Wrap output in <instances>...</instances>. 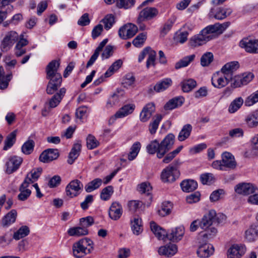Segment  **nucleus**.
<instances>
[{
	"instance_id": "1",
	"label": "nucleus",
	"mask_w": 258,
	"mask_h": 258,
	"mask_svg": "<svg viewBox=\"0 0 258 258\" xmlns=\"http://www.w3.org/2000/svg\"><path fill=\"white\" fill-rule=\"evenodd\" d=\"M215 216V211L210 210L203 216L201 220H199L200 228L204 230V232L201 233L200 236L203 239L205 238L207 240L216 235L217 230L212 226L214 223V217Z\"/></svg>"
},
{
	"instance_id": "2",
	"label": "nucleus",
	"mask_w": 258,
	"mask_h": 258,
	"mask_svg": "<svg viewBox=\"0 0 258 258\" xmlns=\"http://www.w3.org/2000/svg\"><path fill=\"white\" fill-rule=\"evenodd\" d=\"M19 39V35L15 31H10L6 33L1 42V49L2 51L6 52L10 50Z\"/></svg>"
},
{
	"instance_id": "3",
	"label": "nucleus",
	"mask_w": 258,
	"mask_h": 258,
	"mask_svg": "<svg viewBox=\"0 0 258 258\" xmlns=\"http://www.w3.org/2000/svg\"><path fill=\"white\" fill-rule=\"evenodd\" d=\"M230 22H225L222 24L219 23L209 25L202 30V33L211 37V40L215 38V33L222 34L229 27Z\"/></svg>"
},
{
	"instance_id": "4",
	"label": "nucleus",
	"mask_w": 258,
	"mask_h": 258,
	"mask_svg": "<svg viewBox=\"0 0 258 258\" xmlns=\"http://www.w3.org/2000/svg\"><path fill=\"white\" fill-rule=\"evenodd\" d=\"M179 172L177 168L172 165H169L164 168L161 174V180L165 182H173L179 176Z\"/></svg>"
},
{
	"instance_id": "5",
	"label": "nucleus",
	"mask_w": 258,
	"mask_h": 258,
	"mask_svg": "<svg viewBox=\"0 0 258 258\" xmlns=\"http://www.w3.org/2000/svg\"><path fill=\"white\" fill-rule=\"evenodd\" d=\"M83 188V184L80 180H73L66 187V195L71 198L76 197L80 194Z\"/></svg>"
},
{
	"instance_id": "6",
	"label": "nucleus",
	"mask_w": 258,
	"mask_h": 258,
	"mask_svg": "<svg viewBox=\"0 0 258 258\" xmlns=\"http://www.w3.org/2000/svg\"><path fill=\"white\" fill-rule=\"evenodd\" d=\"M137 32V27L130 23L124 25L119 28L118 35L121 39L126 40L133 37Z\"/></svg>"
},
{
	"instance_id": "7",
	"label": "nucleus",
	"mask_w": 258,
	"mask_h": 258,
	"mask_svg": "<svg viewBox=\"0 0 258 258\" xmlns=\"http://www.w3.org/2000/svg\"><path fill=\"white\" fill-rule=\"evenodd\" d=\"M239 46L247 52L258 53V40L244 38L240 41Z\"/></svg>"
},
{
	"instance_id": "8",
	"label": "nucleus",
	"mask_w": 258,
	"mask_h": 258,
	"mask_svg": "<svg viewBox=\"0 0 258 258\" xmlns=\"http://www.w3.org/2000/svg\"><path fill=\"white\" fill-rule=\"evenodd\" d=\"M158 14V10L154 7H147L143 9L139 13L137 20L139 24L146 20H149L155 17Z\"/></svg>"
},
{
	"instance_id": "9",
	"label": "nucleus",
	"mask_w": 258,
	"mask_h": 258,
	"mask_svg": "<svg viewBox=\"0 0 258 258\" xmlns=\"http://www.w3.org/2000/svg\"><path fill=\"white\" fill-rule=\"evenodd\" d=\"M207 240L208 239L206 240L205 238L203 239V238L202 239H199L200 243H204V244L200 245L197 250V254L200 257H208L214 253V247L212 245L206 243L207 242Z\"/></svg>"
},
{
	"instance_id": "10",
	"label": "nucleus",
	"mask_w": 258,
	"mask_h": 258,
	"mask_svg": "<svg viewBox=\"0 0 258 258\" xmlns=\"http://www.w3.org/2000/svg\"><path fill=\"white\" fill-rule=\"evenodd\" d=\"M232 13V10L229 8L217 7L211 9L209 16L217 20H223L230 16Z\"/></svg>"
},
{
	"instance_id": "11",
	"label": "nucleus",
	"mask_w": 258,
	"mask_h": 258,
	"mask_svg": "<svg viewBox=\"0 0 258 258\" xmlns=\"http://www.w3.org/2000/svg\"><path fill=\"white\" fill-rule=\"evenodd\" d=\"M235 191L238 194L248 195L258 192V188L250 183H241L235 187Z\"/></svg>"
},
{
	"instance_id": "12",
	"label": "nucleus",
	"mask_w": 258,
	"mask_h": 258,
	"mask_svg": "<svg viewBox=\"0 0 258 258\" xmlns=\"http://www.w3.org/2000/svg\"><path fill=\"white\" fill-rule=\"evenodd\" d=\"M60 66L59 60H53L46 66V72L47 78H62L61 75L58 73V70Z\"/></svg>"
},
{
	"instance_id": "13",
	"label": "nucleus",
	"mask_w": 258,
	"mask_h": 258,
	"mask_svg": "<svg viewBox=\"0 0 258 258\" xmlns=\"http://www.w3.org/2000/svg\"><path fill=\"white\" fill-rule=\"evenodd\" d=\"M135 105L134 104H126L120 108L115 114L111 116L109 120V123H112L116 118L124 117L131 113L135 110Z\"/></svg>"
},
{
	"instance_id": "14",
	"label": "nucleus",
	"mask_w": 258,
	"mask_h": 258,
	"mask_svg": "<svg viewBox=\"0 0 258 258\" xmlns=\"http://www.w3.org/2000/svg\"><path fill=\"white\" fill-rule=\"evenodd\" d=\"M84 243L81 240L75 242L73 245V251L74 255L77 258L83 257L88 253L91 252L93 247H91L88 249L84 247Z\"/></svg>"
},
{
	"instance_id": "15",
	"label": "nucleus",
	"mask_w": 258,
	"mask_h": 258,
	"mask_svg": "<svg viewBox=\"0 0 258 258\" xmlns=\"http://www.w3.org/2000/svg\"><path fill=\"white\" fill-rule=\"evenodd\" d=\"M58 156L59 153L57 149H48L40 154L39 159L43 163H48L56 159Z\"/></svg>"
},
{
	"instance_id": "16",
	"label": "nucleus",
	"mask_w": 258,
	"mask_h": 258,
	"mask_svg": "<svg viewBox=\"0 0 258 258\" xmlns=\"http://www.w3.org/2000/svg\"><path fill=\"white\" fill-rule=\"evenodd\" d=\"M23 159L21 157L14 156L9 158L6 163V172L11 174L16 171L22 164Z\"/></svg>"
},
{
	"instance_id": "17",
	"label": "nucleus",
	"mask_w": 258,
	"mask_h": 258,
	"mask_svg": "<svg viewBox=\"0 0 258 258\" xmlns=\"http://www.w3.org/2000/svg\"><path fill=\"white\" fill-rule=\"evenodd\" d=\"M237 61H231L226 63L221 69V72L225 76L226 79L232 80L233 73L239 68Z\"/></svg>"
},
{
	"instance_id": "18",
	"label": "nucleus",
	"mask_w": 258,
	"mask_h": 258,
	"mask_svg": "<svg viewBox=\"0 0 258 258\" xmlns=\"http://www.w3.org/2000/svg\"><path fill=\"white\" fill-rule=\"evenodd\" d=\"M155 111V104L153 102L147 104L143 108L140 114V120L143 122H147Z\"/></svg>"
},
{
	"instance_id": "19",
	"label": "nucleus",
	"mask_w": 258,
	"mask_h": 258,
	"mask_svg": "<svg viewBox=\"0 0 258 258\" xmlns=\"http://www.w3.org/2000/svg\"><path fill=\"white\" fill-rule=\"evenodd\" d=\"M211 40V37L203 34L202 30L200 34L194 36L190 39L189 43L191 46L198 47L206 44Z\"/></svg>"
},
{
	"instance_id": "20",
	"label": "nucleus",
	"mask_w": 258,
	"mask_h": 258,
	"mask_svg": "<svg viewBox=\"0 0 258 258\" xmlns=\"http://www.w3.org/2000/svg\"><path fill=\"white\" fill-rule=\"evenodd\" d=\"M175 136L172 134H168L160 142L161 150L165 155L166 153L171 150L173 146Z\"/></svg>"
},
{
	"instance_id": "21",
	"label": "nucleus",
	"mask_w": 258,
	"mask_h": 258,
	"mask_svg": "<svg viewBox=\"0 0 258 258\" xmlns=\"http://www.w3.org/2000/svg\"><path fill=\"white\" fill-rule=\"evenodd\" d=\"M160 143L157 140L152 141L146 147L147 151L149 154L153 155L156 153L157 157L159 159L164 156V153L160 151Z\"/></svg>"
},
{
	"instance_id": "22",
	"label": "nucleus",
	"mask_w": 258,
	"mask_h": 258,
	"mask_svg": "<svg viewBox=\"0 0 258 258\" xmlns=\"http://www.w3.org/2000/svg\"><path fill=\"white\" fill-rule=\"evenodd\" d=\"M246 248L243 245H232L227 252L228 258H240L245 252Z\"/></svg>"
},
{
	"instance_id": "23",
	"label": "nucleus",
	"mask_w": 258,
	"mask_h": 258,
	"mask_svg": "<svg viewBox=\"0 0 258 258\" xmlns=\"http://www.w3.org/2000/svg\"><path fill=\"white\" fill-rule=\"evenodd\" d=\"M222 162L224 169H234L236 166V162L234 157L229 152L223 153L222 155Z\"/></svg>"
},
{
	"instance_id": "24",
	"label": "nucleus",
	"mask_w": 258,
	"mask_h": 258,
	"mask_svg": "<svg viewBox=\"0 0 258 258\" xmlns=\"http://www.w3.org/2000/svg\"><path fill=\"white\" fill-rule=\"evenodd\" d=\"M122 214L121 205L117 202H113L109 208V217L113 220H117L120 218Z\"/></svg>"
},
{
	"instance_id": "25",
	"label": "nucleus",
	"mask_w": 258,
	"mask_h": 258,
	"mask_svg": "<svg viewBox=\"0 0 258 258\" xmlns=\"http://www.w3.org/2000/svg\"><path fill=\"white\" fill-rule=\"evenodd\" d=\"M219 73L215 74L212 78L211 81L213 86L217 88L221 89L225 87L231 80H227L225 76H219Z\"/></svg>"
},
{
	"instance_id": "26",
	"label": "nucleus",
	"mask_w": 258,
	"mask_h": 258,
	"mask_svg": "<svg viewBox=\"0 0 258 258\" xmlns=\"http://www.w3.org/2000/svg\"><path fill=\"white\" fill-rule=\"evenodd\" d=\"M30 184L26 180H24L19 188L20 194L18 195V199L20 201L27 200L31 194V190L28 187Z\"/></svg>"
},
{
	"instance_id": "27",
	"label": "nucleus",
	"mask_w": 258,
	"mask_h": 258,
	"mask_svg": "<svg viewBox=\"0 0 258 258\" xmlns=\"http://www.w3.org/2000/svg\"><path fill=\"white\" fill-rule=\"evenodd\" d=\"M177 251V247L174 244H170L159 247L158 253L161 255L166 257H171L174 255Z\"/></svg>"
},
{
	"instance_id": "28",
	"label": "nucleus",
	"mask_w": 258,
	"mask_h": 258,
	"mask_svg": "<svg viewBox=\"0 0 258 258\" xmlns=\"http://www.w3.org/2000/svg\"><path fill=\"white\" fill-rule=\"evenodd\" d=\"M49 80L46 88L48 94H52L60 87L62 78H47Z\"/></svg>"
},
{
	"instance_id": "29",
	"label": "nucleus",
	"mask_w": 258,
	"mask_h": 258,
	"mask_svg": "<svg viewBox=\"0 0 258 258\" xmlns=\"http://www.w3.org/2000/svg\"><path fill=\"white\" fill-rule=\"evenodd\" d=\"M64 88H61L58 92L54 94L49 100L48 104L50 108L56 107L60 102L66 94Z\"/></svg>"
},
{
	"instance_id": "30",
	"label": "nucleus",
	"mask_w": 258,
	"mask_h": 258,
	"mask_svg": "<svg viewBox=\"0 0 258 258\" xmlns=\"http://www.w3.org/2000/svg\"><path fill=\"white\" fill-rule=\"evenodd\" d=\"M184 228L182 226L173 229L171 233L166 234V237L168 239L174 241L180 240L184 234Z\"/></svg>"
},
{
	"instance_id": "31",
	"label": "nucleus",
	"mask_w": 258,
	"mask_h": 258,
	"mask_svg": "<svg viewBox=\"0 0 258 258\" xmlns=\"http://www.w3.org/2000/svg\"><path fill=\"white\" fill-rule=\"evenodd\" d=\"M184 99L183 97L179 96L174 97L169 100L164 105V109L166 110H170L181 106L183 103Z\"/></svg>"
},
{
	"instance_id": "32",
	"label": "nucleus",
	"mask_w": 258,
	"mask_h": 258,
	"mask_svg": "<svg viewBox=\"0 0 258 258\" xmlns=\"http://www.w3.org/2000/svg\"><path fill=\"white\" fill-rule=\"evenodd\" d=\"M17 216V212L16 210H12L7 214L1 221V224L4 227H7L14 223Z\"/></svg>"
},
{
	"instance_id": "33",
	"label": "nucleus",
	"mask_w": 258,
	"mask_h": 258,
	"mask_svg": "<svg viewBox=\"0 0 258 258\" xmlns=\"http://www.w3.org/2000/svg\"><path fill=\"white\" fill-rule=\"evenodd\" d=\"M172 84L171 79L166 78L158 82L153 87V89L156 92H163L171 86Z\"/></svg>"
},
{
	"instance_id": "34",
	"label": "nucleus",
	"mask_w": 258,
	"mask_h": 258,
	"mask_svg": "<svg viewBox=\"0 0 258 258\" xmlns=\"http://www.w3.org/2000/svg\"><path fill=\"white\" fill-rule=\"evenodd\" d=\"M150 227L151 230L158 239L165 240V239L167 238L166 234H167L165 230L157 225L154 222H151Z\"/></svg>"
},
{
	"instance_id": "35",
	"label": "nucleus",
	"mask_w": 258,
	"mask_h": 258,
	"mask_svg": "<svg viewBox=\"0 0 258 258\" xmlns=\"http://www.w3.org/2000/svg\"><path fill=\"white\" fill-rule=\"evenodd\" d=\"M42 169L41 168L33 169L26 177L24 180H26L29 184L36 181L41 174Z\"/></svg>"
},
{
	"instance_id": "36",
	"label": "nucleus",
	"mask_w": 258,
	"mask_h": 258,
	"mask_svg": "<svg viewBox=\"0 0 258 258\" xmlns=\"http://www.w3.org/2000/svg\"><path fill=\"white\" fill-rule=\"evenodd\" d=\"M12 74L5 76L4 69L0 65V89L4 90L8 87L9 82L12 79Z\"/></svg>"
},
{
	"instance_id": "37",
	"label": "nucleus",
	"mask_w": 258,
	"mask_h": 258,
	"mask_svg": "<svg viewBox=\"0 0 258 258\" xmlns=\"http://www.w3.org/2000/svg\"><path fill=\"white\" fill-rule=\"evenodd\" d=\"M81 149V145L80 143H76L74 145L69 155L68 162L72 164L75 160L78 158Z\"/></svg>"
},
{
	"instance_id": "38",
	"label": "nucleus",
	"mask_w": 258,
	"mask_h": 258,
	"mask_svg": "<svg viewBox=\"0 0 258 258\" xmlns=\"http://www.w3.org/2000/svg\"><path fill=\"white\" fill-rule=\"evenodd\" d=\"M180 186L183 191L191 192L197 188L198 183L194 180L187 179L181 182Z\"/></svg>"
},
{
	"instance_id": "39",
	"label": "nucleus",
	"mask_w": 258,
	"mask_h": 258,
	"mask_svg": "<svg viewBox=\"0 0 258 258\" xmlns=\"http://www.w3.org/2000/svg\"><path fill=\"white\" fill-rule=\"evenodd\" d=\"M162 119V116L160 114H156L152 118V121L149 124V131L151 135H154L156 133Z\"/></svg>"
},
{
	"instance_id": "40",
	"label": "nucleus",
	"mask_w": 258,
	"mask_h": 258,
	"mask_svg": "<svg viewBox=\"0 0 258 258\" xmlns=\"http://www.w3.org/2000/svg\"><path fill=\"white\" fill-rule=\"evenodd\" d=\"M131 228L134 234L139 235L143 231L142 219L138 217H135L133 221H131Z\"/></svg>"
},
{
	"instance_id": "41",
	"label": "nucleus",
	"mask_w": 258,
	"mask_h": 258,
	"mask_svg": "<svg viewBox=\"0 0 258 258\" xmlns=\"http://www.w3.org/2000/svg\"><path fill=\"white\" fill-rule=\"evenodd\" d=\"M68 233L70 236H80L86 235L88 233V230L83 226L73 227L70 228Z\"/></svg>"
},
{
	"instance_id": "42",
	"label": "nucleus",
	"mask_w": 258,
	"mask_h": 258,
	"mask_svg": "<svg viewBox=\"0 0 258 258\" xmlns=\"http://www.w3.org/2000/svg\"><path fill=\"white\" fill-rule=\"evenodd\" d=\"M192 131V126L190 124L184 125L178 136V140L180 141H183L187 139Z\"/></svg>"
},
{
	"instance_id": "43",
	"label": "nucleus",
	"mask_w": 258,
	"mask_h": 258,
	"mask_svg": "<svg viewBox=\"0 0 258 258\" xmlns=\"http://www.w3.org/2000/svg\"><path fill=\"white\" fill-rule=\"evenodd\" d=\"M105 45V44L103 43L102 42H101L98 46L96 48V49L94 51V53L92 54V55L91 56L90 59L87 62L86 64V68H88L91 66L93 64V63L95 62V61L97 59L100 52L102 51L103 47Z\"/></svg>"
},
{
	"instance_id": "44",
	"label": "nucleus",
	"mask_w": 258,
	"mask_h": 258,
	"mask_svg": "<svg viewBox=\"0 0 258 258\" xmlns=\"http://www.w3.org/2000/svg\"><path fill=\"white\" fill-rule=\"evenodd\" d=\"M182 90L184 92L191 91L197 86V82L192 79L184 80L181 83Z\"/></svg>"
},
{
	"instance_id": "45",
	"label": "nucleus",
	"mask_w": 258,
	"mask_h": 258,
	"mask_svg": "<svg viewBox=\"0 0 258 258\" xmlns=\"http://www.w3.org/2000/svg\"><path fill=\"white\" fill-rule=\"evenodd\" d=\"M102 180L100 178H95L88 182L85 186L86 192H90L98 188L102 184Z\"/></svg>"
},
{
	"instance_id": "46",
	"label": "nucleus",
	"mask_w": 258,
	"mask_h": 258,
	"mask_svg": "<svg viewBox=\"0 0 258 258\" xmlns=\"http://www.w3.org/2000/svg\"><path fill=\"white\" fill-rule=\"evenodd\" d=\"M195 57L196 55L194 54L184 57L182 59L176 63L175 68L176 69H179L181 68L187 67L195 59Z\"/></svg>"
},
{
	"instance_id": "47",
	"label": "nucleus",
	"mask_w": 258,
	"mask_h": 258,
	"mask_svg": "<svg viewBox=\"0 0 258 258\" xmlns=\"http://www.w3.org/2000/svg\"><path fill=\"white\" fill-rule=\"evenodd\" d=\"M247 125L250 127H254L258 125V110H255L249 114L245 119Z\"/></svg>"
},
{
	"instance_id": "48",
	"label": "nucleus",
	"mask_w": 258,
	"mask_h": 258,
	"mask_svg": "<svg viewBox=\"0 0 258 258\" xmlns=\"http://www.w3.org/2000/svg\"><path fill=\"white\" fill-rule=\"evenodd\" d=\"M182 148L183 146H180L173 151L168 153H166L164 156L163 157V159L162 160V162L166 164L170 162L181 151Z\"/></svg>"
},
{
	"instance_id": "49",
	"label": "nucleus",
	"mask_w": 258,
	"mask_h": 258,
	"mask_svg": "<svg viewBox=\"0 0 258 258\" xmlns=\"http://www.w3.org/2000/svg\"><path fill=\"white\" fill-rule=\"evenodd\" d=\"M30 233V229L27 226H21L17 231L14 233L13 238L15 240H19L27 236Z\"/></svg>"
},
{
	"instance_id": "50",
	"label": "nucleus",
	"mask_w": 258,
	"mask_h": 258,
	"mask_svg": "<svg viewBox=\"0 0 258 258\" xmlns=\"http://www.w3.org/2000/svg\"><path fill=\"white\" fill-rule=\"evenodd\" d=\"M16 134L17 131L15 130L8 135L5 141V145L3 148L4 150H7L13 146L16 141Z\"/></svg>"
},
{
	"instance_id": "51",
	"label": "nucleus",
	"mask_w": 258,
	"mask_h": 258,
	"mask_svg": "<svg viewBox=\"0 0 258 258\" xmlns=\"http://www.w3.org/2000/svg\"><path fill=\"white\" fill-rule=\"evenodd\" d=\"M172 205L170 202H165L162 203L161 208L158 210V214L162 217L169 215L171 211Z\"/></svg>"
},
{
	"instance_id": "52",
	"label": "nucleus",
	"mask_w": 258,
	"mask_h": 258,
	"mask_svg": "<svg viewBox=\"0 0 258 258\" xmlns=\"http://www.w3.org/2000/svg\"><path fill=\"white\" fill-rule=\"evenodd\" d=\"M122 64V61L121 59L116 60L104 74L105 77L107 78L111 76L115 71H117L121 67Z\"/></svg>"
},
{
	"instance_id": "53",
	"label": "nucleus",
	"mask_w": 258,
	"mask_h": 258,
	"mask_svg": "<svg viewBox=\"0 0 258 258\" xmlns=\"http://www.w3.org/2000/svg\"><path fill=\"white\" fill-rule=\"evenodd\" d=\"M141 148V144L139 142L135 143L131 148V151L128 154V159L132 161L137 156Z\"/></svg>"
},
{
	"instance_id": "54",
	"label": "nucleus",
	"mask_w": 258,
	"mask_h": 258,
	"mask_svg": "<svg viewBox=\"0 0 258 258\" xmlns=\"http://www.w3.org/2000/svg\"><path fill=\"white\" fill-rule=\"evenodd\" d=\"M243 100L241 97H239L233 100L229 105L228 111L233 113L239 109L243 104Z\"/></svg>"
},
{
	"instance_id": "55",
	"label": "nucleus",
	"mask_w": 258,
	"mask_h": 258,
	"mask_svg": "<svg viewBox=\"0 0 258 258\" xmlns=\"http://www.w3.org/2000/svg\"><path fill=\"white\" fill-rule=\"evenodd\" d=\"M151 190L152 186L149 182H143L139 184L138 187V190L142 194H144L148 196L150 199H152L150 195Z\"/></svg>"
},
{
	"instance_id": "56",
	"label": "nucleus",
	"mask_w": 258,
	"mask_h": 258,
	"mask_svg": "<svg viewBox=\"0 0 258 258\" xmlns=\"http://www.w3.org/2000/svg\"><path fill=\"white\" fill-rule=\"evenodd\" d=\"M35 143L32 140H29L26 141L22 146V152L26 154H30L34 150Z\"/></svg>"
},
{
	"instance_id": "57",
	"label": "nucleus",
	"mask_w": 258,
	"mask_h": 258,
	"mask_svg": "<svg viewBox=\"0 0 258 258\" xmlns=\"http://www.w3.org/2000/svg\"><path fill=\"white\" fill-rule=\"evenodd\" d=\"M214 57L212 52H207L201 58V64L203 67L208 66L213 60Z\"/></svg>"
},
{
	"instance_id": "58",
	"label": "nucleus",
	"mask_w": 258,
	"mask_h": 258,
	"mask_svg": "<svg viewBox=\"0 0 258 258\" xmlns=\"http://www.w3.org/2000/svg\"><path fill=\"white\" fill-rule=\"evenodd\" d=\"M258 237V229L249 228L245 232V237L249 241H253Z\"/></svg>"
},
{
	"instance_id": "59",
	"label": "nucleus",
	"mask_w": 258,
	"mask_h": 258,
	"mask_svg": "<svg viewBox=\"0 0 258 258\" xmlns=\"http://www.w3.org/2000/svg\"><path fill=\"white\" fill-rule=\"evenodd\" d=\"M106 30L110 29L115 23L114 16L112 14L107 15L102 20Z\"/></svg>"
},
{
	"instance_id": "60",
	"label": "nucleus",
	"mask_w": 258,
	"mask_h": 258,
	"mask_svg": "<svg viewBox=\"0 0 258 258\" xmlns=\"http://www.w3.org/2000/svg\"><path fill=\"white\" fill-rule=\"evenodd\" d=\"M146 39L147 35L145 33H140L133 40V44L136 47H141L143 45Z\"/></svg>"
},
{
	"instance_id": "61",
	"label": "nucleus",
	"mask_w": 258,
	"mask_h": 258,
	"mask_svg": "<svg viewBox=\"0 0 258 258\" xmlns=\"http://www.w3.org/2000/svg\"><path fill=\"white\" fill-rule=\"evenodd\" d=\"M86 141L87 146L88 149L92 150L97 148L99 145V141L92 135H89L88 136Z\"/></svg>"
},
{
	"instance_id": "62",
	"label": "nucleus",
	"mask_w": 258,
	"mask_h": 258,
	"mask_svg": "<svg viewBox=\"0 0 258 258\" xmlns=\"http://www.w3.org/2000/svg\"><path fill=\"white\" fill-rule=\"evenodd\" d=\"M113 193V187L111 185L108 186L102 190L100 194V198L104 201H107L109 199Z\"/></svg>"
},
{
	"instance_id": "63",
	"label": "nucleus",
	"mask_w": 258,
	"mask_h": 258,
	"mask_svg": "<svg viewBox=\"0 0 258 258\" xmlns=\"http://www.w3.org/2000/svg\"><path fill=\"white\" fill-rule=\"evenodd\" d=\"M224 194V190L222 189H218L214 190L210 195V201L211 202H216L222 198Z\"/></svg>"
},
{
	"instance_id": "64",
	"label": "nucleus",
	"mask_w": 258,
	"mask_h": 258,
	"mask_svg": "<svg viewBox=\"0 0 258 258\" xmlns=\"http://www.w3.org/2000/svg\"><path fill=\"white\" fill-rule=\"evenodd\" d=\"M258 102V90L251 94L245 101V105L250 106Z\"/></svg>"
}]
</instances>
